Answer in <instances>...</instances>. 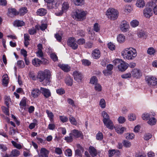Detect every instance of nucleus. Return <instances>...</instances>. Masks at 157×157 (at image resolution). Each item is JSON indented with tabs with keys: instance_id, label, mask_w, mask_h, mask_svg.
Listing matches in <instances>:
<instances>
[{
	"instance_id": "obj_64",
	"label": "nucleus",
	"mask_w": 157,
	"mask_h": 157,
	"mask_svg": "<svg viewBox=\"0 0 157 157\" xmlns=\"http://www.w3.org/2000/svg\"><path fill=\"white\" fill-rule=\"evenodd\" d=\"M123 60L120 59H114L113 61V63L115 65H117V64H120Z\"/></svg>"
},
{
	"instance_id": "obj_29",
	"label": "nucleus",
	"mask_w": 157,
	"mask_h": 157,
	"mask_svg": "<svg viewBox=\"0 0 157 157\" xmlns=\"http://www.w3.org/2000/svg\"><path fill=\"white\" fill-rule=\"evenodd\" d=\"M46 113L48 115V117L49 118V120L51 122H53V117L54 115L53 113L48 110H46Z\"/></svg>"
},
{
	"instance_id": "obj_3",
	"label": "nucleus",
	"mask_w": 157,
	"mask_h": 157,
	"mask_svg": "<svg viewBox=\"0 0 157 157\" xmlns=\"http://www.w3.org/2000/svg\"><path fill=\"white\" fill-rule=\"evenodd\" d=\"M86 12L82 9H77L72 14L73 17L78 21H82L85 19Z\"/></svg>"
},
{
	"instance_id": "obj_58",
	"label": "nucleus",
	"mask_w": 157,
	"mask_h": 157,
	"mask_svg": "<svg viewBox=\"0 0 157 157\" xmlns=\"http://www.w3.org/2000/svg\"><path fill=\"white\" fill-rule=\"evenodd\" d=\"M56 93L59 95H62L65 93V90L63 88H59L56 90Z\"/></svg>"
},
{
	"instance_id": "obj_23",
	"label": "nucleus",
	"mask_w": 157,
	"mask_h": 157,
	"mask_svg": "<svg viewBox=\"0 0 157 157\" xmlns=\"http://www.w3.org/2000/svg\"><path fill=\"white\" fill-rule=\"evenodd\" d=\"M52 6L50 9L54 8L57 9L61 4V2L60 1H56V2L53 1L52 3Z\"/></svg>"
},
{
	"instance_id": "obj_34",
	"label": "nucleus",
	"mask_w": 157,
	"mask_h": 157,
	"mask_svg": "<svg viewBox=\"0 0 157 157\" xmlns=\"http://www.w3.org/2000/svg\"><path fill=\"white\" fill-rule=\"evenodd\" d=\"M94 89L96 91L100 92L102 90V87L100 84L97 83L94 84Z\"/></svg>"
},
{
	"instance_id": "obj_50",
	"label": "nucleus",
	"mask_w": 157,
	"mask_h": 157,
	"mask_svg": "<svg viewBox=\"0 0 157 157\" xmlns=\"http://www.w3.org/2000/svg\"><path fill=\"white\" fill-rule=\"evenodd\" d=\"M69 119L70 121L72 124L75 125H77V122L76 120L73 117L70 116Z\"/></svg>"
},
{
	"instance_id": "obj_48",
	"label": "nucleus",
	"mask_w": 157,
	"mask_h": 157,
	"mask_svg": "<svg viewBox=\"0 0 157 157\" xmlns=\"http://www.w3.org/2000/svg\"><path fill=\"white\" fill-rule=\"evenodd\" d=\"M93 46V43L90 42H87L84 45V47L86 48H91Z\"/></svg>"
},
{
	"instance_id": "obj_30",
	"label": "nucleus",
	"mask_w": 157,
	"mask_h": 157,
	"mask_svg": "<svg viewBox=\"0 0 157 157\" xmlns=\"http://www.w3.org/2000/svg\"><path fill=\"white\" fill-rule=\"evenodd\" d=\"M33 122L31 123L29 125V128L30 129H32L34 128L36 125L38 124V121L36 119H34L33 120Z\"/></svg>"
},
{
	"instance_id": "obj_28",
	"label": "nucleus",
	"mask_w": 157,
	"mask_h": 157,
	"mask_svg": "<svg viewBox=\"0 0 157 157\" xmlns=\"http://www.w3.org/2000/svg\"><path fill=\"white\" fill-rule=\"evenodd\" d=\"M136 6L139 8H143L145 5V3L143 0H138L136 4Z\"/></svg>"
},
{
	"instance_id": "obj_11",
	"label": "nucleus",
	"mask_w": 157,
	"mask_h": 157,
	"mask_svg": "<svg viewBox=\"0 0 157 157\" xmlns=\"http://www.w3.org/2000/svg\"><path fill=\"white\" fill-rule=\"evenodd\" d=\"M103 122L104 125L109 129H113L114 128L113 122L110 119L103 121Z\"/></svg>"
},
{
	"instance_id": "obj_35",
	"label": "nucleus",
	"mask_w": 157,
	"mask_h": 157,
	"mask_svg": "<svg viewBox=\"0 0 157 157\" xmlns=\"http://www.w3.org/2000/svg\"><path fill=\"white\" fill-rule=\"evenodd\" d=\"M156 122V119L154 117H152L149 119L147 121V123L151 125H153L155 124Z\"/></svg>"
},
{
	"instance_id": "obj_27",
	"label": "nucleus",
	"mask_w": 157,
	"mask_h": 157,
	"mask_svg": "<svg viewBox=\"0 0 157 157\" xmlns=\"http://www.w3.org/2000/svg\"><path fill=\"white\" fill-rule=\"evenodd\" d=\"M20 155L19 151L17 149H14L11 151L10 156L13 157H17L19 156Z\"/></svg>"
},
{
	"instance_id": "obj_56",
	"label": "nucleus",
	"mask_w": 157,
	"mask_h": 157,
	"mask_svg": "<svg viewBox=\"0 0 157 157\" xmlns=\"http://www.w3.org/2000/svg\"><path fill=\"white\" fill-rule=\"evenodd\" d=\"M65 154L66 156L70 157L72 155V151L70 149H67L65 151Z\"/></svg>"
},
{
	"instance_id": "obj_24",
	"label": "nucleus",
	"mask_w": 157,
	"mask_h": 157,
	"mask_svg": "<svg viewBox=\"0 0 157 157\" xmlns=\"http://www.w3.org/2000/svg\"><path fill=\"white\" fill-rule=\"evenodd\" d=\"M66 84L69 86H71L73 84V80L72 78L70 76H67L65 80Z\"/></svg>"
},
{
	"instance_id": "obj_6",
	"label": "nucleus",
	"mask_w": 157,
	"mask_h": 157,
	"mask_svg": "<svg viewBox=\"0 0 157 157\" xmlns=\"http://www.w3.org/2000/svg\"><path fill=\"white\" fill-rule=\"evenodd\" d=\"M71 134H72L74 138H80L83 139V136L82 132L78 130L74 129L71 131Z\"/></svg>"
},
{
	"instance_id": "obj_12",
	"label": "nucleus",
	"mask_w": 157,
	"mask_h": 157,
	"mask_svg": "<svg viewBox=\"0 0 157 157\" xmlns=\"http://www.w3.org/2000/svg\"><path fill=\"white\" fill-rule=\"evenodd\" d=\"M132 75L133 77L138 78L141 76L142 73L140 70L135 68L133 69L131 71Z\"/></svg>"
},
{
	"instance_id": "obj_54",
	"label": "nucleus",
	"mask_w": 157,
	"mask_h": 157,
	"mask_svg": "<svg viewBox=\"0 0 157 157\" xmlns=\"http://www.w3.org/2000/svg\"><path fill=\"white\" fill-rule=\"evenodd\" d=\"M142 117L143 120L147 121L150 117V115L147 113H144L142 115Z\"/></svg>"
},
{
	"instance_id": "obj_36",
	"label": "nucleus",
	"mask_w": 157,
	"mask_h": 157,
	"mask_svg": "<svg viewBox=\"0 0 157 157\" xmlns=\"http://www.w3.org/2000/svg\"><path fill=\"white\" fill-rule=\"evenodd\" d=\"M139 24L138 21L136 20H134L130 22V25L131 26L135 28L138 26Z\"/></svg>"
},
{
	"instance_id": "obj_41",
	"label": "nucleus",
	"mask_w": 157,
	"mask_h": 157,
	"mask_svg": "<svg viewBox=\"0 0 157 157\" xmlns=\"http://www.w3.org/2000/svg\"><path fill=\"white\" fill-rule=\"evenodd\" d=\"M99 104L101 108H105L106 106V103L105 100L104 99H101L100 100Z\"/></svg>"
},
{
	"instance_id": "obj_60",
	"label": "nucleus",
	"mask_w": 157,
	"mask_h": 157,
	"mask_svg": "<svg viewBox=\"0 0 157 157\" xmlns=\"http://www.w3.org/2000/svg\"><path fill=\"white\" fill-rule=\"evenodd\" d=\"M28 32L30 35H33L36 33V31L34 27H33L28 30Z\"/></svg>"
},
{
	"instance_id": "obj_4",
	"label": "nucleus",
	"mask_w": 157,
	"mask_h": 157,
	"mask_svg": "<svg viewBox=\"0 0 157 157\" xmlns=\"http://www.w3.org/2000/svg\"><path fill=\"white\" fill-rule=\"evenodd\" d=\"M118 12L113 8H109L106 12V15L108 18L111 20H115L118 17Z\"/></svg>"
},
{
	"instance_id": "obj_44",
	"label": "nucleus",
	"mask_w": 157,
	"mask_h": 157,
	"mask_svg": "<svg viewBox=\"0 0 157 157\" xmlns=\"http://www.w3.org/2000/svg\"><path fill=\"white\" fill-rule=\"evenodd\" d=\"M147 52L148 54L151 55H154L155 52V50L153 48L150 47L148 49Z\"/></svg>"
},
{
	"instance_id": "obj_7",
	"label": "nucleus",
	"mask_w": 157,
	"mask_h": 157,
	"mask_svg": "<svg viewBox=\"0 0 157 157\" xmlns=\"http://www.w3.org/2000/svg\"><path fill=\"white\" fill-rule=\"evenodd\" d=\"M67 43L73 49H76L78 48V44L76 43V40L74 37L70 38L67 41Z\"/></svg>"
},
{
	"instance_id": "obj_9",
	"label": "nucleus",
	"mask_w": 157,
	"mask_h": 157,
	"mask_svg": "<svg viewBox=\"0 0 157 157\" xmlns=\"http://www.w3.org/2000/svg\"><path fill=\"white\" fill-rule=\"evenodd\" d=\"M129 26L128 22L125 21H123L121 23L120 28L122 32H126L128 30Z\"/></svg>"
},
{
	"instance_id": "obj_45",
	"label": "nucleus",
	"mask_w": 157,
	"mask_h": 157,
	"mask_svg": "<svg viewBox=\"0 0 157 157\" xmlns=\"http://www.w3.org/2000/svg\"><path fill=\"white\" fill-rule=\"evenodd\" d=\"M82 64L86 66H89L91 64V62L89 60L86 59L82 60Z\"/></svg>"
},
{
	"instance_id": "obj_1",
	"label": "nucleus",
	"mask_w": 157,
	"mask_h": 157,
	"mask_svg": "<svg viewBox=\"0 0 157 157\" xmlns=\"http://www.w3.org/2000/svg\"><path fill=\"white\" fill-rule=\"evenodd\" d=\"M51 72L48 70L46 69L43 71H40L38 72L37 78L40 82L44 86L49 84L51 82Z\"/></svg>"
},
{
	"instance_id": "obj_10",
	"label": "nucleus",
	"mask_w": 157,
	"mask_h": 157,
	"mask_svg": "<svg viewBox=\"0 0 157 157\" xmlns=\"http://www.w3.org/2000/svg\"><path fill=\"white\" fill-rule=\"evenodd\" d=\"M73 75L75 80L78 82L81 81L83 78V75L81 72L75 71L73 72Z\"/></svg>"
},
{
	"instance_id": "obj_16",
	"label": "nucleus",
	"mask_w": 157,
	"mask_h": 157,
	"mask_svg": "<svg viewBox=\"0 0 157 157\" xmlns=\"http://www.w3.org/2000/svg\"><path fill=\"white\" fill-rule=\"evenodd\" d=\"M49 151L44 148H41L38 155L40 157H48Z\"/></svg>"
},
{
	"instance_id": "obj_19",
	"label": "nucleus",
	"mask_w": 157,
	"mask_h": 157,
	"mask_svg": "<svg viewBox=\"0 0 157 157\" xmlns=\"http://www.w3.org/2000/svg\"><path fill=\"white\" fill-rule=\"evenodd\" d=\"M36 13L38 15L43 16L47 13V10L45 9L41 8L38 9Z\"/></svg>"
},
{
	"instance_id": "obj_33",
	"label": "nucleus",
	"mask_w": 157,
	"mask_h": 157,
	"mask_svg": "<svg viewBox=\"0 0 157 157\" xmlns=\"http://www.w3.org/2000/svg\"><path fill=\"white\" fill-rule=\"evenodd\" d=\"M19 13L21 15H24L28 12L27 8L26 7H21L19 10Z\"/></svg>"
},
{
	"instance_id": "obj_37",
	"label": "nucleus",
	"mask_w": 157,
	"mask_h": 157,
	"mask_svg": "<svg viewBox=\"0 0 157 157\" xmlns=\"http://www.w3.org/2000/svg\"><path fill=\"white\" fill-rule=\"evenodd\" d=\"M2 83L5 85H7L8 83V76L7 74H5L3 76Z\"/></svg>"
},
{
	"instance_id": "obj_14",
	"label": "nucleus",
	"mask_w": 157,
	"mask_h": 157,
	"mask_svg": "<svg viewBox=\"0 0 157 157\" xmlns=\"http://www.w3.org/2000/svg\"><path fill=\"white\" fill-rule=\"evenodd\" d=\"M101 55V52L99 49H94L92 52L91 55L94 59H98L100 57Z\"/></svg>"
},
{
	"instance_id": "obj_5",
	"label": "nucleus",
	"mask_w": 157,
	"mask_h": 157,
	"mask_svg": "<svg viewBox=\"0 0 157 157\" xmlns=\"http://www.w3.org/2000/svg\"><path fill=\"white\" fill-rule=\"evenodd\" d=\"M146 81L150 86H155L157 84V79L153 76H147L146 77Z\"/></svg>"
},
{
	"instance_id": "obj_49",
	"label": "nucleus",
	"mask_w": 157,
	"mask_h": 157,
	"mask_svg": "<svg viewBox=\"0 0 157 157\" xmlns=\"http://www.w3.org/2000/svg\"><path fill=\"white\" fill-rule=\"evenodd\" d=\"M134 135L132 133H127L125 135L126 138L127 139L132 140L134 137Z\"/></svg>"
},
{
	"instance_id": "obj_59",
	"label": "nucleus",
	"mask_w": 157,
	"mask_h": 157,
	"mask_svg": "<svg viewBox=\"0 0 157 157\" xmlns=\"http://www.w3.org/2000/svg\"><path fill=\"white\" fill-rule=\"evenodd\" d=\"M138 36L141 38H145L146 37L145 33L144 32L140 31L138 33Z\"/></svg>"
},
{
	"instance_id": "obj_38",
	"label": "nucleus",
	"mask_w": 157,
	"mask_h": 157,
	"mask_svg": "<svg viewBox=\"0 0 157 157\" xmlns=\"http://www.w3.org/2000/svg\"><path fill=\"white\" fill-rule=\"evenodd\" d=\"M115 129L117 133L121 134L124 132L125 129L124 127H116Z\"/></svg>"
},
{
	"instance_id": "obj_62",
	"label": "nucleus",
	"mask_w": 157,
	"mask_h": 157,
	"mask_svg": "<svg viewBox=\"0 0 157 157\" xmlns=\"http://www.w3.org/2000/svg\"><path fill=\"white\" fill-rule=\"evenodd\" d=\"M108 48L111 50H114L115 48V45L111 42L109 43L108 44Z\"/></svg>"
},
{
	"instance_id": "obj_21",
	"label": "nucleus",
	"mask_w": 157,
	"mask_h": 157,
	"mask_svg": "<svg viewBox=\"0 0 157 157\" xmlns=\"http://www.w3.org/2000/svg\"><path fill=\"white\" fill-rule=\"evenodd\" d=\"M41 91L39 89H35L32 90L31 95L34 98H36L40 94Z\"/></svg>"
},
{
	"instance_id": "obj_46",
	"label": "nucleus",
	"mask_w": 157,
	"mask_h": 157,
	"mask_svg": "<svg viewBox=\"0 0 157 157\" xmlns=\"http://www.w3.org/2000/svg\"><path fill=\"white\" fill-rule=\"evenodd\" d=\"M59 118L61 121L63 123L66 122L68 121V117L66 116H60Z\"/></svg>"
},
{
	"instance_id": "obj_39",
	"label": "nucleus",
	"mask_w": 157,
	"mask_h": 157,
	"mask_svg": "<svg viewBox=\"0 0 157 157\" xmlns=\"http://www.w3.org/2000/svg\"><path fill=\"white\" fill-rule=\"evenodd\" d=\"M19 105L21 108H23L25 107L26 105V98H23L21 101Z\"/></svg>"
},
{
	"instance_id": "obj_31",
	"label": "nucleus",
	"mask_w": 157,
	"mask_h": 157,
	"mask_svg": "<svg viewBox=\"0 0 157 157\" xmlns=\"http://www.w3.org/2000/svg\"><path fill=\"white\" fill-rule=\"evenodd\" d=\"M24 22L22 21L16 20L14 22L13 25L14 26L17 27L21 26L24 25Z\"/></svg>"
},
{
	"instance_id": "obj_32",
	"label": "nucleus",
	"mask_w": 157,
	"mask_h": 157,
	"mask_svg": "<svg viewBox=\"0 0 157 157\" xmlns=\"http://www.w3.org/2000/svg\"><path fill=\"white\" fill-rule=\"evenodd\" d=\"M75 4L77 6H82L85 3L84 0H73Z\"/></svg>"
},
{
	"instance_id": "obj_63",
	"label": "nucleus",
	"mask_w": 157,
	"mask_h": 157,
	"mask_svg": "<svg viewBox=\"0 0 157 157\" xmlns=\"http://www.w3.org/2000/svg\"><path fill=\"white\" fill-rule=\"evenodd\" d=\"M116 153V150L114 149L109 150L108 151V154L109 157H112Z\"/></svg>"
},
{
	"instance_id": "obj_13",
	"label": "nucleus",
	"mask_w": 157,
	"mask_h": 157,
	"mask_svg": "<svg viewBox=\"0 0 157 157\" xmlns=\"http://www.w3.org/2000/svg\"><path fill=\"white\" fill-rule=\"evenodd\" d=\"M128 67V64L124 61H121L120 64L118 65V68L119 70L121 71H125Z\"/></svg>"
},
{
	"instance_id": "obj_61",
	"label": "nucleus",
	"mask_w": 157,
	"mask_h": 157,
	"mask_svg": "<svg viewBox=\"0 0 157 157\" xmlns=\"http://www.w3.org/2000/svg\"><path fill=\"white\" fill-rule=\"evenodd\" d=\"M85 33L82 30H78L77 31V35L81 37H82L85 36Z\"/></svg>"
},
{
	"instance_id": "obj_20",
	"label": "nucleus",
	"mask_w": 157,
	"mask_h": 157,
	"mask_svg": "<svg viewBox=\"0 0 157 157\" xmlns=\"http://www.w3.org/2000/svg\"><path fill=\"white\" fill-rule=\"evenodd\" d=\"M32 62L33 64L36 67H39L42 64L41 60L37 58L33 59Z\"/></svg>"
},
{
	"instance_id": "obj_17",
	"label": "nucleus",
	"mask_w": 157,
	"mask_h": 157,
	"mask_svg": "<svg viewBox=\"0 0 157 157\" xmlns=\"http://www.w3.org/2000/svg\"><path fill=\"white\" fill-rule=\"evenodd\" d=\"M40 90L42 94L46 98H48L51 96V93L48 89L41 87Z\"/></svg>"
},
{
	"instance_id": "obj_53",
	"label": "nucleus",
	"mask_w": 157,
	"mask_h": 157,
	"mask_svg": "<svg viewBox=\"0 0 157 157\" xmlns=\"http://www.w3.org/2000/svg\"><path fill=\"white\" fill-rule=\"evenodd\" d=\"M96 138L98 140H101L103 138L102 133L100 132H99L96 135Z\"/></svg>"
},
{
	"instance_id": "obj_15",
	"label": "nucleus",
	"mask_w": 157,
	"mask_h": 157,
	"mask_svg": "<svg viewBox=\"0 0 157 157\" xmlns=\"http://www.w3.org/2000/svg\"><path fill=\"white\" fill-rule=\"evenodd\" d=\"M144 16L147 18L150 17L152 15L151 9L149 7H147L143 10Z\"/></svg>"
},
{
	"instance_id": "obj_47",
	"label": "nucleus",
	"mask_w": 157,
	"mask_h": 157,
	"mask_svg": "<svg viewBox=\"0 0 157 157\" xmlns=\"http://www.w3.org/2000/svg\"><path fill=\"white\" fill-rule=\"evenodd\" d=\"M135 157H145L146 155L142 152H138L135 154Z\"/></svg>"
},
{
	"instance_id": "obj_51",
	"label": "nucleus",
	"mask_w": 157,
	"mask_h": 157,
	"mask_svg": "<svg viewBox=\"0 0 157 157\" xmlns=\"http://www.w3.org/2000/svg\"><path fill=\"white\" fill-rule=\"evenodd\" d=\"M123 145L126 147H130L131 146V144L130 142L127 140L124 141L123 143Z\"/></svg>"
},
{
	"instance_id": "obj_42",
	"label": "nucleus",
	"mask_w": 157,
	"mask_h": 157,
	"mask_svg": "<svg viewBox=\"0 0 157 157\" xmlns=\"http://www.w3.org/2000/svg\"><path fill=\"white\" fill-rule=\"evenodd\" d=\"M98 81L97 78L95 76H93L90 79V82L91 84H95L97 83Z\"/></svg>"
},
{
	"instance_id": "obj_40",
	"label": "nucleus",
	"mask_w": 157,
	"mask_h": 157,
	"mask_svg": "<svg viewBox=\"0 0 157 157\" xmlns=\"http://www.w3.org/2000/svg\"><path fill=\"white\" fill-rule=\"evenodd\" d=\"M102 115L103 117L102 121L110 119L109 115L105 111L102 112Z\"/></svg>"
},
{
	"instance_id": "obj_25",
	"label": "nucleus",
	"mask_w": 157,
	"mask_h": 157,
	"mask_svg": "<svg viewBox=\"0 0 157 157\" xmlns=\"http://www.w3.org/2000/svg\"><path fill=\"white\" fill-rule=\"evenodd\" d=\"M125 36L124 35L122 34H119L117 36V40L119 43H122L125 41Z\"/></svg>"
},
{
	"instance_id": "obj_52",
	"label": "nucleus",
	"mask_w": 157,
	"mask_h": 157,
	"mask_svg": "<svg viewBox=\"0 0 157 157\" xmlns=\"http://www.w3.org/2000/svg\"><path fill=\"white\" fill-rule=\"evenodd\" d=\"M17 63L18 67L21 68H23L25 67V63L23 60H18L17 62Z\"/></svg>"
},
{
	"instance_id": "obj_18",
	"label": "nucleus",
	"mask_w": 157,
	"mask_h": 157,
	"mask_svg": "<svg viewBox=\"0 0 157 157\" xmlns=\"http://www.w3.org/2000/svg\"><path fill=\"white\" fill-rule=\"evenodd\" d=\"M89 151L91 156L94 157L97 156L98 153L97 150L94 147L90 146L89 147Z\"/></svg>"
},
{
	"instance_id": "obj_55",
	"label": "nucleus",
	"mask_w": 157,
	"mask_h": 157,
	"mask_svg": "<svg viewBox=\"0 0 157 157\" xmlns=\"http://www.w3.org/2000/svg\"><path fill=\"white\" fill-rule=\"evenodd\" d=\"M136 117L135 114H130L128 116V119L130 121H133L136 119Z\"/></svg>"
},
{
	"instance_id": "obj_22",
	"label": "nucleus",
	"mask_w": 157,
	"mask_h": 157,
	"mask_svg": "<svg viewBox=\"0 0 157 157\" xmlns=\"http://www.w3.org/2000/svg\"><path fill=\"white\" fill-rule=\"evenodd\" d=\"M59 66L60 68L65 72H67L70 71V67L68 65L60 64L59 65Z\"/></svg>"
},
{
	"instance_id": "obj_57",
	"label": "nucleus",
	"mask_w": 157,
	"mask_h": 157,
	"mask_svg": "<svg viewBox=\"0 0 157 157\" xmlns=\"http://www.w3.org/2000/svg\"><path fill=\"white\" fill-rule=\"evenodd\" d=\"M132 76L131 74L130 73H128L124 74L121 75V77L123 78H130Z\"/></svg>"
},
{
	"instance_id": "obj_2",
	"label": "nucleus",
	"mask_w": 157,
	"mask_h": 157,
	"mask_svg": "<svg viewBox=\"0 0 157 157\" xmlns=\"http://www.w3.org/2000/svg\"><path fill=\"white\" fill-rule=\"evenodd\" d=\"M121 55L125 59L133 60L137 56V52L133 48H127L122 52Z\"/></svg>"
},
{
	"instance_id": "obj_8",
	"label": "nucleus",
	"mask_w": 157,
	"mask_h": 157,
	"mask_svg": "<svg viewBox=\"0 0 157 157\" xmlns=\"http://www.w3.org/2000/svg\"><path fill=\"white\" fill-rule=\"evenodd\" d=\"M69 7V6L68 3L67 2H64L62 5V10L56 12L55 14L57 16L62 15L63 12L66 11L68 9Z\"/></svg>"
},
{
	"instance_id": "obj_43",
	"label": "nucleus",
	"mask_w": 157,
	"mask_h": 157,
	"mask_svg": "<svg viewBox=\"0 0 157 157\" xmlns=\"http://www.w3.org/2000/svg\"><path fill=\"white\" fill-rule=\"evenodd\" d=\"M11 143L15 147L19 149H20L22 148L21 145L17 143L15 141L13 140L11 141Z\"/></svg>"
},
{
	"instance_id": "obj_26",
	"label": "nucleus",
	"mask_w": 157,
	"mask_h": 157,
	"mask_svg": "<svg viewBox=\"0 0 157 157\" xmlns=\"http://www.w3.org/2000/svg\"><path fill=\"white\" fill-rule=\"evenodd\" d=\"M71 134V133H70L69 134L68 136H65L64 137V140L67 143H69L72 142L74 138L72 135Z\"/></svg>"
}]
</instances>
